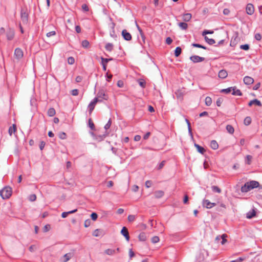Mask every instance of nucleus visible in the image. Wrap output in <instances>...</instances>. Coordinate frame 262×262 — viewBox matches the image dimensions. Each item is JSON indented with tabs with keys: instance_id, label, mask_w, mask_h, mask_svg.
I'll use <instances>...</instances> for the list:
<instances>
[{
	"instance_id": "obj_1",
	"label": "nucleus",
	"mask_w": 262,
	"mask_h": 262,
	"mask_svg": "<svg viewBox=\"0 0 262 262\" xmlns=\"http://www.w3.org/2000/svg\"><path fill=\"white\" fill-rule=\"evenodd\" d=\"M259 186L258 182L256 181H250L246 182L244 186L241 187L242 192H247L251 189L257 188Z\"/></svg>"
},
{
	"instance_id": "obj_2",
	"label": "nucleus",
	"mask_w": 262,
	"mask_h": 262,
	"mask_svg": "<svg viewBox=\"0 0 262 262\" xmlns=\"http://www.w3.org/2000/svg\"><path fill=\"white\" fill-rule=\"evenodd\" d=\"M12 194L11 188L9 186L5 187L3 189L0 190V195L3 199H7L9 198Z\"/></svg>"
},
{
	"instance_id": "obj_3",
	"label": "nucleus",
	"mask_w": 262,
	"mask_h": 262,
	"mask_svg": "<svg viewBox=\"0 0 262 262\" xmlns=\"http://www.w3.org/2000/svg\"><path fill=\"white\" fill-rule=\"evenodd\" d=\"M99 102H102V100L98 99V98H95L89 104L88 108L90 114L94 110L96 103Z\"/></svg>"
},
{
	"instance_id": "obj_4",
	"label": "nucleus",
	"mask_w": 262,
	"mask_h": 262,
	"mask_svg": "<svg viewBox=\"0 0 262 262\" xmlns=\"http://www.w3.org/2000/svg\"><path fill=\"white\" fill-rule=\"evenodd\" d=\"M96 98H98V99L101 100H107L108 98V96L105 94L103 90H101L99 91L97 93V97Z\"/></svg>"
},
{
	"instance_id": "obj_5",
	"label": "nucleus",
	"mask_w": 262,
	"mask_h": 262,
	"mask_svg": "<svg viewBox=\"0 0 262 262\" xmlns=\"http://www.w3.org/2000/svg\"><path fill=\"white\" fill-rule=\"evenodd\" d=\"M202 205L204 207H206L208 209H210L215 206L216 204L214 203L210 202L208 200L204 199L202 202Z\"/></svg>"
},
{
	"instance_id": "obj_6",
	"label": "nucleus",
	"mask_w": 262,
	"mask_h": 262,
	"mask_svg": "<svg viewBox=\"0 0 262 262\" xmlns=\"http://www.w3.org/2000/svg\"><path fill=\"white\" fill-rule=\"evenodd\" d=\"M190 59L193 63H198L203 61L205 60V58L199 56L198 55H193L190 57Z\"/></svg>"
},
{
	"instance_id": "obj_7",
	"label": "nucleus",
	"mask_w": 262,
	"mask_h": 262,
	"mask_svg": "<svg viewBox=\"0 0 262 262\" xmlns=\"http://www.w3.org/2000/svg\"><path fill=\"white\" fill-rule=\"evenodd\" d=\"M14 55L17 59H21L23 57V55H24V53H23L22 50L18 48H16L15 50Z\"/></svg>"
},
{
	"instance_id": "obj_8",
	"label": "nucleus",
	"mask_w": 262,
	"mask_h": 262,
	"mask_svg": "<svg viewBox=\"0 0 262 262\" xmlns=\"http://www.w3.org/2000/svg\"><path fill=\"white\" fill-rule=\"evenodd\" d=\"M122 35L123 38L127 41H129L132 39L131 34L126 30L124 29L122 31Z\"/></svg>"
},
{
	"instance_id": "obj_9",
	"label": "nucleus",
	"mask_w": 262,
	"mask_h": 262,
	"mask_svg": "<svg viewBox=\"0 0 262 262\" xmlns=\"http://www.w3.org/2000/svg\"><path fill=\"white\" fill-rule=\"evenodd\" d=\"M246 12L248 15H252L254 12V8L252 4H248L246 6Z\"/></svg>"
},
{
	"instance_id": "obj_10",
	"label": "nucleus",
	"mask_w": 262,
	"mask_h": 262,
	"mask_svg": "<svg viewBox=\"0 0 262 262\" xmlns=\"http://www.w3.org/2000/svg\"><path fill=\"white\" fill-rule=\"evenodd\" d=\"M21 19L24 24L28 22V13L24 9L21 10Z\"/></svg>"
},
{
	"instance_id": "obj_11",
	"label": "nucleus",
	"mask_w": 262,
	"mask_h": 262,
	"mask_svg": "<svg viewBox=\"0 0 262 262\" xmlns=\"http://www.w3.org/2000/svg\"><path fill=\"white\" fill-rule=\"evenodd\" d=\"M256 209L253 208L251 210L248 212L246 214V217L251 219L256 216Z\"/></svg>"
},
{
	"instance_id": "obj_12",
	"label": "nucleus",
	"mask_w": 262,
	"mask_h": 262,
	"mask_svg": "<svg viewBox=\"0 0 262 262\" xmlns=\"http://www.w3.org/2000/svg\"><path fill=\"white\" fill-rule=\"evenodd\" d=\"M121 233L125 237L126 241L129 240V233L126 227H123L121 231Z\"/></svg>"
},
{
	"instance_id": "obj_13",
	"label": "nucleus",
	"mask_w": 262,
	"mask_h": 262,
	"mask_svg": "<svg viewBox=\"0 0 262 262\" xmlns=\"http://www.w3.org/2000/svg\"><path fill=\"white\" fill-rule=\"evenodd\" d=\"M14 36V31L12 29H9L7 32V38L8 40H12Z\"/></svg>"
},
{
	"instance_id": "obj_14",
	"label": "nucleus",
	"mask_w": 262,
	"mask_h": 262,
	"mask_svg": "<svg viewBox=\"0 0 262 262\" xmlns=\"http://www.w3.org/2000/svg\"><path fill=\"white\" fill-rule=\"evenodd\" d=\"M244 82L245 84L250 85L254 82V79L249 76H245L244 78Z\"/></svg>"
},
{
	"instance_id": "obj_15",
	"label": "nucleus",
	"mask_w": 262,
	"mask_h": 262,
	"mask_svg": "<svg viewBox=\"0 0 262 262\" xmlns=\"http://www.w3.org/2000/svg\"><path fill=\"white\" fill-rule=\"evenodd\" d=\"M253 104H255L256 105H257L259 106H261V103L260 102V101L259 100H258L257 99H253V100L250 101L248 103V105L249 106H252Z\"/></svg>"
},
{
	"instance_id": "obj_16",
	"label": "nucleus",
	"mask_w": 262,
	"mask_h": 262,
	"mask_svg": "<svg viewBox=\"0 0 262 262\" xmlns=\"http://www.w3.org/2000/svg\"><path fill=\"white\" fill-rule=\"evenodd\" d=\"M228 73L225 70H220L219 72V77L220 78L224 79L227 77Z\"/></svg>"
},
{
	"instance_id": "obj_17",
	"label": "nucleus",
	"mask_w": 262,
	"mask_h": 262,
	"mask_svg": "<svg viewBox=\"0 0 262 262\" xmlns=\"http://www.w3.org/2000/svg\"><path fill=\"white\" fill-rule=\"evenodd\" d=\"M232 94L235 96H242V93L239 90L237 89L236 86H233Z\"/></svg>"
},
{
	"instance_id": "obj_18",
	"label": "nucleus",
	"mask_w": 262,
	"mask_h": 262,
	"mask_svg": "<svg viewBox=\"0 0 262 262\" xmlns=\"http://www.w3.org/2000/svg\"><path fill=\"white\" fill-rule=\"evenodd\" d=\"M192 15L190 13H185L183 15L182 19L184 21H189L191 18Z\"/></svg>"
},
{
	"instance_id": "obj_19",
	"label": "nucleus",
	"mask_w": 262,
	"mask_h": 262,
	"mask_svg": "<svg viewBox=\"0 0 262 262\" xmlns=\"http://www.w3.org/2000/svg\"><path fill=\"white\" fill-rule=\"evenodd\" d=\"M194 146L196 147L198 151L201 154H204L205 152V149L203 147L200 146L199 144L195 143Z\"/></svg>"
},
{
	"instance_id": "obj_20",
	"label": "nucleus",
	"mask_w": 262,
	"mask_h": 262,
	"mask_svg": "<svg viewBox=\"0 0 262 262\" xmlns=\"http://www.w3.org/2000/svg\"><path fill=\"white\" fill-rule=\"evenodd\" d=\"M164 192L162 190H158L155 192V196L156 198L159 199L164 195Z\"/></svg>"
},
{
	"instance_id": "obj_21",
	"label": "nucleus",
	"mask_w": 262,
	"mask_h": 262,
	"mask_svg": "<svg viewBox=\"0 0 262 262\" xmlns=\"http://www.w3.org/2000/svg\"><path fill=\"white\" fill-rule=\"evenodd\" d=\"M210 147L213 149H216L219 147V145L215 140H212L210 142Z\"/></svg>"
},
{
	"instance_id": "obj_22",
	"label": "nucleus",
	"mask_w": 262,
	"mask_h": 262,
	"mask_svg": "<svg viewBox=\"0 0 262 262\" xmlns=\"http://www.w3.org/2000/svg\"><path fill=\"white\" fill-rule=\"evenodd\" d=\"M139 239L140 241L144 242L146 240V235L144 232H142L139 235Z\"/></svg>"
},
{
	"instance_id": "obj_23",
	"label": "nucleus",
	"mask_w": 262,
	"mask_h": 262,
	"mask_svg": "<svg viewBox=\"0 0 262 262\" xmlns=\"http://www.w3.org/2000/svg\"><path fill=\"white\" fill-rule=\"evenodd\" d=\"M48 115L50 117H53L55 115L56 112L54 108H50L48 111Z\"/></svg>"
},
{
	"instance_id": "obj_24",
	"label": "nucleus",
	"mask_w": 262,
	"mask_h": 262,
	"mask_svg": "<svg viewBox=\"0 0 262 262\" xmlns=\"http://www.w3.org/2000/svg\"><path fill=\"white\" fill-rule=\"evenodd\" d=\"M178 26L182 30H186L188 25L186 23L181 22L178 24Z\"/></svg>"
},
{
	"instance_id": "obj_25",
	"label": "nucleus",
	"mask_w": 262,
	"mask_h": 262,
	"mask_svg": "<svg viewBox=\"0 0 262 262\" xmlns=\"http://www.w3.org/2000/svg\"><path fill=\"white\" fill-rule=\"evenodd\" d=\"M104 253L108 255H112L116 253V250L114 249H107L105 250Z\"/></svg>"
},
{
	"instance_id": "obj_26",
	"label": "nucleus",
	"mask_w": 262,
	"mask_h": 262,
	"mask_svg": "<svg viewBox=\"0 0 262 262\" xmlns=\"http://www.w3.org/2000/svg\"><path fill=\"white\" fill-rule=\"evenodd\" d=\"M16 130V126L15 124H13L12 126H10L9 128V134L10 136L12 135L13 133L15 132Z\"/></svg>"
},
{
	"instance_id": "obj_27",
	"label": "nucleus",
	"mask_w": 262,
	"mask_h": 262,
	"mask_svg": "<svg viewBox=\"0 0 262 262\" xmlns=\"http://www.w3.org/2000/svg\"><path fill=\"white\" fill-rule=\"evenodd\" d=\"M182 52V49L180 47H177L174 51V55L176 57H178L180 56Z\"/></svg>"
},
{
	"instance_id": "obj_28",
	"label": "nucleus",
	"mask_w": 262,
	"mask_h": 262,
	"mask_svg": "<svg viewBox=\"0 0 262 262\" xmlns=\"http://www.w3.org/2000/svg\"><path fill=\"white\" fill-rule=\"evenodd\" d=\"M205 41L210 45L215 43V41L213 39L209 38L207 36H205Z\"/></svg>"
},
{
	"instance_id": "obj_29",
	"label": "nucleus",
	"mask_w": 262,
	"mask_h": 262,
	"mask_svg": "<svg viewBox=\"0 0 262 262\" xmlns=\"http://www.w3.org/2000/svg\"><path fill=\"white\" fill-rule=\"evenodd\" d=\"M105 48L107 51L111 52L113 49V45L112 43H107L106 44Z\"/></svg>"
},
{
	"instance_id": "obj_30",
	"label": "nucleus",
	"mask_w": 262,
	"mask_h": 262,
	"mask_svg": "<svg viewBox=\"0 0 262 262\" xmlns=\"http://www.w3.org/2000/svg\"><path fill=\"white\" fill-rule=\"evenodd\" d=\"M226 129L228 131V132L231 134H233L234 132V129L233 127V126L231 125H227L226 126Z\"/></svg>"
},
{
	"instance_id": "obj_31",
	"label": "nucleus",
	"mask_w": 262,
	"mask_h": 262,
	"mask_svg": "<svg viewBox=\"0 0 262 262\" xmlns=\"http://www.w3.org/2000/svg\"><path fill=\"white\" fill-rule=\"evenodd\" d=\"M232 89H233V87H230L227 89H222L221 91V92L226 93V94H229L230 92H232Z\"/></svg>"
},
{
	"instance_id": "obj_32",
	"label": "nucleus",
	"mask_w": 262,
	"mask_h": 262,
	"mask_svg": "<svg viewBox=\"0 0 262 262\" xmlns=\"http://www.w3.org/2000/svg\"><path fill=\"white\" fill-rule=\"evenodd\" d=\"M71 256H72V254L70 253H67V254H64L63 257L65 259L63 260V262L68 261L69 260H70L71 259Z\"/></svg>"
},
{
	"instance_id": "obj_33",
	"label": "nucleus",
	"mask_w": 262,
	"mask_h": 262,
	"mask_svg": "<svg viewBox=\"0 0 262 262\" xmlns=\"http://www.w3.org/2000/svg\"><path fill=\"white\" fill-rule=\"evenodd\" d=\"M212 103V99L210 97H206L205 98V104L207 106L211 105Z\"/></svg>"
},
{
	"instance_id": "obj_34",
	"label": "nucleus",
	"mask_w": 262,
	"mask_h": 262,
	"mask_svg": "<svg viewBox=\"0 0 262 262\" xmlns=\"http://www.w3.org/2000/svg\"><path fill=\"white\" fill-rule=\"evenodd\" d=\"M244 122L246 125H249L251 123V119L250 117H246Z\"/></svg>"
},
{
	"instance_id": "obj_35",
	"label": "nucleus",
	"mask_w": 262,
	"mask_h": 262,
	"mask_svg": "<svg viewBox=\"0 0 262 262\" xmlns=\"http://www.w3.org/2000/svg\"><path fill=\"white\" fill-rule=\"evenodd\" d=\"M212 190L213 192H217V193H221V189L216 186H212L211 187Z\"/></svg>"
},
{
	"instance_id": "obj_36",
	"label": "nucleus",
	"mask_w": 262,
	"mask_h": 262,
	"mask_svg": "<svg viewBox=\"0 0 262 262\" xmlns=\"http://www.w3.org/2000/svg\"><path fill=\"white\" fill-rule=\"evenodd\" d=\"M102 63H105V64L110 61L113 60V58H104L103 57H101Z\"/></svg>"
},
{
	"instance_id": "obj_37",
	"label": "nucleus",
	"mask_w": 262,
	"mask_h": 262,
	"mask_svg": "<svg viewBox=\"0 0 262 262\" xmlns=\"http://www.w3.org/2000/svg\"><path fill=\"white\" fill-rule=\"evenodd\" d=\"M81 45L83 48H86L89 45V42L87 40H84L82 41Z\"/></svg>"
},
{
	"instance_id": "obj_38",
	"label": "nucleus",
	"mask_w": 262,
	"mask_h": 262,
	"mask_svg": "<svg viewBox=\"0 0 262 262\" xmlns=\"http://www.w3.org/2000/svg\"><path fill=\"white\" fill-rule=\"evenodd\" d=\"M240 49L246 51L248 50L249 49V45L248 44L241 45Z\"/></svg>"
},
{
	"instance_id": "obj_39",
	"label": "nucleus",
	"mask_w": 262,
	"mask_h": 262,
	"mask_svg": "<svg viewBox=\"0 0 262 262\" xmlns=\"http://www.w3.org/2000/svg\"><path fill=\"white\" fill-rule=\"evenodd\" d=\"M89 125L92 130L95 129V125L91 119L89 120Z\"/></svg>"
},
{
	"instance_id": "obj_40",
	"label": "nucleus",
	"mask_w": 262,
	"mask_h": 262,
	"mask_svg": "<svg viewBox=\"0 0 262 262\" xmlns=\"http://www.w3.org/2000/svg\"><path fill=\"white\" fill-rule=\"evenodd\" d=\"M223 101V99L221 97L219 98L216 102L217 106H220Z\"/></svg>"
},
{
	"instance_id": "obj_41",
	"label": "nucleus",
	"mask_w": 262,
	"mask_h": 262,
	"mask_svg": "<svg viewBox=\"0 0 262 262\" xmlns=\"http://www.w3.org/2000/svg\"><path fill=\"white\" fill-rule=\"evenodd\" d=\"M91 219L93 221H96L97 218H98V215L95 212H93L91 214Z\"/></svg>"
},
{
	"instance_id": "obj_42",
	"label": "nucleus",
	"mask_w": 262,
	"mask_h": 262,
	"mask_svg": "<svg viewBox=\"0 0 262 262\" xmlns=\"http://www.w3.org/2000/svg\"><path fill=\"white\" fill-rule=\"evenodd\" d=\"M111 124H112V121H111V119H110L107 122V123L104 126V128L106 130L110 127Z\"/></svg>"
},
{
	"instance_id": "obj_43",
	"label": "nucleus",
	"mask_w": 262,
	"mask_h": 262,
	"mask_svg": "<svg viewBox=\"0 0 262 262\" xmlns=\"http://www.w3.org/2000/svg\"><path fill=\"white\" fill-rule=\"evenodd\" d=\"M59 137L61 139H65L67 138V135L64 132H61L59 134Z\"/></svg>"
},
{
	"instance_id": "obj_44",
	"label": "nucleus",
	"mask_w": 262,
	"mask_h": 262,
	"mask_svg": "<svg viewBox=\"0 0 262 262\" xmlns=\"http://www.w3.org/2000/svg\"><path fill=\"white\" fill-rule=\"evenodd\" d=\"M75 62V59L73 57H70L68 58V62L70 64H73Z\"/></svg>"
},
{
	"instance_id": "obj_45",
	"label": "nucleus",
	"mask_w": 262,
	"mask_h": 262,
	"mask_svg": "<svg viewBox=\"0 0 262 262\" xmlns=\"http://www.w3.org/2000/svg\"><path fill=\"white\" fill-rule=\"evenodd\" d=\"M159 241V237L157 236H154L151 238V242L152 243H157Z\"/></svg>"
},
{
	"instance_id": "obj_46",
	"label": "nucleus",
	"mask_w": 262,
	"mask_h": 262,
	"mask_svg": "<svg viewBox=\"0 0 262 262\" xmlns=\"http://www.w3.org/2000/svg\"><path fill=\"white\" fill-rule=\"evenodd\" d=\"M56 35V32L55 31H52L47 33L46 36L48 37H50L52 36H54Z\"/></svg>"
},
{
	"instance_id": "obj_47",
	"label": "nucleus",
	"mask_w": 262,
	"mask_h": 262,
	"mask_svg": "<svg viewBox=\"0 0 262 262\" xmlns=\"http://www.w3.org/2000/svg\"><path fill=\"white\" fill-rule=\"evenodd\" d=\"M91 221L90 219L86 220L84 222V227H88L91 225Z\"/></svg>"
},
{
	"instance_id": "obj_48",
	"label": "nucleus",
	"mask_w": 262,
	"mask_h": 262,
	"mask_svg": "<svg viewBox=\"0 0 262 262\" xmlns=\"http://www.w3.org/2000/svg\"><path fill=\"white\" fill-rule=\"evenodd\" d=\"M140 35L142 38V42L140 41V43L142 45V43H145V36L143 33V32L140 33Z\"/></svg>"
},
{
	"instance_id": "obj_49",
	"label": "nucleus",
	"mask_w": 262,
	"mask_h": 262,
	"mask_svg": "<svg viewBox=\"0 0 262 262\" xmlns=\"http://www.w3.org/2000/svg\"><path fill=\"white\" fill-rule=\"evenodd\" d=\"M29 200H30V201H32V202L34 201H35V200H36V195H35V194H31V195H30L29 196Z\"/></svg>"
},
{
	"instance_id": "obj_50",
	"label": "nucleus",
	"mask_w": 262,
	"mask_h": 262,
	"mask_svg": "<svg viewBox=\"0 0 262 262\" xmlns=\"http://www.w3.org/2000/svg\"><path fill=\"white\" fill-rule=\"evenodd\" d=\"M226 237H227V235L226 234H223L222 235L221 238L222 239V241L221 242V244L222 245H224L227 242V240L226 239Z\"/></svg>"
},
{
	"instance_id": "obj_51",
	"label": "nucleus",
	"mask_w": 262,
	"mask_h": 262,
	"mask_svg": "<svg viewBox=\"0 0 262 262\" xmlns=\"http://www.w3.org/2000/svg\"><path fill=\"white\" fill-rule=\"evenodd\" d=\"M213 33V31H210V30H204L203 33H202V35L204 36L206 34H212Z\"/></svg>"
},
{
	"instance_id": "obj_52",
	"label": "nucleus",
	"mask_w": 262,
	"mask_h": 262,
	"mask_svg": "<svg viewBox=\"0 0 262 262\" xmlns=\"http://www.w3.org/2000/svg\"><path fill=\"white\" fill-rule=\"evenodd\" d=\"M135 220V215H129L128 216V221L129 222H133Z\"/></svg>"
},
{
	"instance_id": "obj_53",
	"label": "nucleus",
	"mask_w": 262,
	"mask_h": 262,
	"mask_svg": "<svg viewBox=\"0 0 262 262\" xmlns=\"http://www.w3.org/2000/svg\"><path fill=\"white\" fill-rule=\"evenodd\" d=\"M79 91L77 89H74L71 91V94L73 96H77L78 95Z\"/></svg>"
},
{
	"instance_id": "obj_54",
	"label": "nucleus",
	"mask_w": 262,
	"mask_h": 262,
	"mask_svg": "<svg viewBox=\"0 0 262 262\" xmlns=\"http://www.w3.org/2000/svg\"><path fill=\"white\" fill-rule=\"evenodd\" d=\"M254 38L257 40H260L261 38V36L260 33H256L255 34Z\"/></svg>"
},
{
	"instance_id": "obj_55",
	"label": "nucleus",
	"mask_w": 262,
	"mask_h": 262,
	"mask_svg": "<svg viewBox=\"0 0 262 262\" xmlns=\"http://www.w3.org/2000/svg\"><path fill=\"white\" fill-rule=\"evenodd\" d=\"M165 161H162L159 165L158 166V169H162L163 166H164L165 165Z\"/></svg>"
},
{
	"instance_id": "obj_56",
	"label": "nucleus",
	"mask_w": 262,
	"mask_h": 262,
	"mask_svg": "<svg viewBox=\"0 0 262 262\" xmlns=\"http://www.w3.org/2000/svg\"><path fill=\"white\" fill-rule=\"evenodd\" d=\"M82 9H83V11L86 12L88 11L89 10L87 5L85 4L82 5Z\"/></svg>"
},
{
	"instance_id": "obj_57",
	"label": "nucleus",
	"mask_w": 262,
	"mask_h": 262,
	"mask_svg": "<svg viewBox=\"0 0 262 262\" xmlns=\"http://www.w3.org/2000/svg\"><path fill=\"white\" fill-rule=\"evenodd\" d=\"M99 232H100V230L99 229H96L93 233V235L94 236H98L99 235Z\"/></svg>"
},
{
	"instance_id": "obj_58",
	"label": "nucleus",
	"mask_w": 262,
	"mask_h": 262,
	"mask_svg": "<svg viewBox=\"0 0 262 262\" xmlns=\"http://www.w3.org/2000/svg\"><path fill=\"white\" fill-rule=\"evenodd\" d=\"M172 39L170 37H168L166 38V43L167 45H170L172 43Z\"/></svg>"
},
{
	"instance_id": "obj_59",
	"label": "nucleus",
	"mask_w": 262,
	"mask_h": 262,
	"mask_svg": "<svg viewBox=\"0 0 262 262\" xmlns=\"http://www.w3.org/2000/svg\"><path fill=\"white\" fill-rule=\"evenodd\" d=\"M46 145V143L44 141H41L39 145V148L41 150H42L43 148L45 147V146Z\"/></svg>"
},
{
	"instance_id": "obj_60",
	"label": "nucleus",
	"mask_w": 262,
	"mask_h": 262,
	"mask_svg": "<svg viewBox=\"0 0 262 262\" xmlns=\"http://www.w3.org/2000/svg\"><path fill=\"white\" fill-rule=\"evenodd\" d=\"M230 10L229 9H227V8H225L223 10V14L225 15H228L230 13Z\"/></svg>"
},
{
	"instance_id": "obj_61",
	"label": "nucleus",
	"mask_w": 262,
	"mask_h": 262,
	"mask_svg": "<svg viewBox=\"0 0 262 262\" xmlns=\"http://www.w3.org/2000/svg\"><path fill=\"white\" fill-rule=\"evenodd\" d=\"M151 184H152V182L148 180V181H146L145 182V186L147 188L150 187L151 186Z\"/></svg>"
},
{
	"instance_id": "obj_62",
	"label": "nucleus",
	"mask_w": 262,
	"mask_h": 262,
	"mask_svg": "<svg viewBox=\"0 0 262 262\" xmlns=\"http://www.w3.org/2000/svg\"><path fill=\"white\" fill-rule=\"evenodd\" d=\"M50 228V226L49 225H46L43 227V231L47 232L49 230Z\"/></svg>"
},
{
	"instance_id": "obj_63",
	"label": "nucleus",
	"mask_w": 262,
	"mask_h": 262,
	"mask_svg": "<svg viewBox=\"0 0 262 262\" xmlns=\"http://www.w3.org/2000/svg\"><path fill=\"white\" fill-rule=\"evenodd\" d=\"M129 255L130 258L135 256V253L132 249H130L129 251Z\"/></svg>"
},
{
	"instance_id": "obj_64",
	"label": "nucleus",
	"mask_w": 262,
	"mask_h": 262,
	"mask_svg": "<svg viewBox=\"0 0 262 262\" xmlns=\"http://www.w3.org/2000/svg\"><path fill=\"white\" fill-rule=\"evenodd\" d=\"M243 260H244L243 258L239 257L238 259H237L236 260H232L230 262H242Z\"/></svg>"
}]
</instances>
